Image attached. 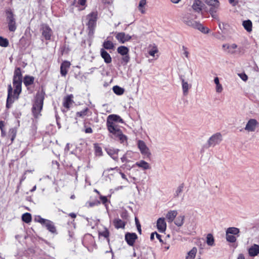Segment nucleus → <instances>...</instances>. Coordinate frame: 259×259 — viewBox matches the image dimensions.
Returning <instances> with one entry per match:
<instances>
[{"mask_svg": "<svg viewBox=\"0 0 259 259\" xmlns=\"http://www.w3.org/2000/svg\"><path fill=\"white\" fill-rule=\"evenodd\" d=\"M99 236H103L105 238L108 244H109L110 239L109 238V232L107 228H105L104 230L102 231H99Z\"/></svg>", "mask_w": 259, "mask_h": 259, "instance_id": "nucleus-32", "label": "nucleus"}, {"mask_svg": "<svg viewBox=\"0 0 259 259\" xmlns=\"http://www.w3.org/2000/svg\"><path fill=\"white\" fill-rule=\"evenodd\" d=\"M100 203L99 201H97V202H89V207H93L96 205H98Z\"/></svg>", "mask_w": 259, "mask_h": 259, "instance_id": "nucleus-57", "label": "nucleus"}, {"mask_svg": "<svg viewBox=\"0 0 259 259\" xmlns=\"http://www.w3.org/2000/svg\"><path fill=\"white\" fill-rule=\"evenodd\" d=\"M103 46L104 47L103 49L107 50H111L113 49L114 47V44L109 40L105 41L103 42Z\"/></svg>", "mask_w": 259, "mask_h": 259, "instance_id": "nucleus-35", "label": "nucleus"}, {"mask_svg": "<svg viewBox=\"0 0 259 259\" xmlns=\"http://www.w3.org/2000/svg\"><path fill=\"white\" fill-rule=\"evenodd\" d=\"M137 226V230H138V232L140 233V234H141V232H142V230H141V225L140 224H138Z\"/></svg>", "mask_w": 259, "mask_h": 259, "instance_id": "nucleus-62", "label": "nucleus"}, {"mask_svg": "<svg viewBox=\"0 0 259 259\" xmlns=\"http://www.w3.org/2000/svg\"><path fill=\"white\" fill-rule=\"evenodd\" d=\"M155 233H156V238L159 240V241L160 242L163 243V240L161 239V236L160 235H159V234H158L156 232H155Z\"/></svg>", "mask_w": 259, "mask_h": 259, "instance_id": "nucleus-58", "label": "nucleus"}, {"mask_svg": "<svg viewBox=\"0 0 259 259\" xmlns=\"http://www.w3.org/2000/svg\"><path fill=\"white\" fill-rule=\"evenodd\" d=\"M126 156L130 159L131 160V159L133 158L134 156V155H135V153L134 152H133L132 151H126V152L125 153Z\"/></svg>", "mask_w": 259, "mask_h": 259, "instance_id": "nucleus-46", "label": "nucleus"}, {"mask_svg": "<svg viewBox=\"0 0 259 259\" xmlns=\"http://www.w3.org/2000/svg\"><path fill=\"white\" fill-rule=\"evenodd\" d=\"M113 91L114 93L117 95H121L124 93V89L117 85L113 87Z\"/></svg>", "mask_w": 259, "mask_h": 259, "instance_id": "nucleus-38", "label": "nucleus"}, {"mask_svg": "<svg viewBox=\"0 0 259 259\" xmlns=\"http://www.w3.org/2000/svg\"><path fill=\"white\" fill-rule=\"evenodd\" d=\"M119 173L120 174L123 179L128 181V179H127L126 176L123 172H122L121 171H119Z\"/></svg>", "mask_w": 259, "mask_h": 259, "instance_id": "nucleus-59", "label": "nucleus"}, {"mask_svg": "<svg viewBox=\"0 0 259 259\" xmlns=\"http://www.w3.org/2000/svg\"><path fill=\"white\" fill-rule=\"evenodd\" d=\"M9 45V41L7 39L0 36V46L3 47H7Z\"/></svg>", "mask_w": 259, "mask_h": 259, "instance_id": "nucleus-43", "label": "nucleus"}, {"mask_svg": "<svg viewBox=\"0 0 259 259\" xmlns=\"http://www.w3.org/2000/svg\"><path fill=\"white\" fill-rule=\"evenodd\" d=\"M214 82L216 85L220 84L219 79L218 77L214 78Z\"/></svg>", "mask_w": 259, "mask_h": 259, "instance_id": "nucleus-60", "label": "nucleus"}, {"mask_svg": "<svg viewBox=\"0 0 259 259\" xmlns=\"http://www.w3.org/2000/svg\"><path fill=\"white\" fill-rule=\"evenodd\" d=\"M87 149V143L84 141H81L76 146V149L80 152H84Z\"/></svg>", "mask_w": 259, "mask_h": 259, "instance_id": "nucleus-26", "label": "nucleus"}, {"mask_svg": "<svg viewBox=\"0 0 259 259\" xmlns=\"http://www.w3.org/2000/svg\"><path fill=\"white\" fill-rule=\"evenodd\" d=\"M98 19V12L94 11L87 15L84 20L85 25L88 26L89 34L92 35L96 27Z\"/></svg>", "mask_w": 259, "mask_h": 259, "instance_id": "nucleus-4", "label": "nucleus"}, {"mask_svg": "<svg viewBox=\"0 0 259 259\" xmlns=\"http://www.w3.org/2000/svg\"><path fill=\"white\" fill-rule=\"evenodd\" d=\"M8 16L7 20L8 21L9 29L10 31H15L16 29L15 19L14 15L11 11L7 12Z\"/></svg>", "mask_w": 259, "mask_h": 259, "instance_id": "nucleus-10", "label": "nucleus"}, {"mask_svg": "<svg viewBox=\"0 0 259 259\" xmlns=\"http://www.w3.org/2000/svg\"><path fill=\"white\" fill-rule=\"evenodd\" d=\"M197 252V248L193 247L188 253L186 259H194Z\"/></svg>", "mask_w": 259, "mask_h": 259, "instance_id": "nucleus-33", "label": "nucleus"}, {"mask_svg": "<svg viewBox=\"0 0 259 259\" xmlns=\"http://www.w3.org/2000/svg\"><path fill=\"white\" fill-rule=\"evenodd\" d=\"M257 121L254 119H250L245 128V130H253L255 128V126L257 124Z\"/></svg>", "mask_w": 259, "mask_h": 259, "instance_id": "nucleus-27", "label": "nucleus"}, {"mask_svg": "<svg viewBox=\"0 0 259 259\" xmlns=\"http://www.w3.org/2000/svg\"><path fill=\"white\" fill-rule=\"evenodd\" d=\"M135 165L141 168L143 170H147L150 168V164L144 160H140L138 162H137L135 163Z\"/></svg>", "mask_w": 259, "mask_h": 259, "instance_id": "nucleus-25", "label": "nucleus"}, {"mask_svg": "<svg viewBox=\"0 0 259 259\" xmlns=\"http://www.w3.org/2000/svg\"><path fill=\"white\" fill-rule=\"evenodd\" d=\"M22 220L26 223H29L31 221V215L29 213H25L22 216Z\"/></svg>", "mask_w": 259, "mask_h": 259, "instance_id": "nucleus-37", "label": "nucleus"}, {"mask_svg": "<svg viewBox=\"0 0 259 259\" xmlns=\"http://www.w3.org/2000/svg\"><path fill=\"white\" fill-rule=\"evenodd\" d=\"M100 54L102 58L104 59V62L109 64L112 61V58L110 54L104 49H101Z\"/></svg>", "mask_w": 259, "mask_h": 259, "instance_id": "nucleus-22", "label": "nucleus"}, {"mask_svg": "<svg viewBox=\"0 0 259 259\" xmlns=\"http://www.w3.org/2000/svg\"><path fill=\"white\" fill-rule=\"evenodd\" d=\"M185 219V216L183 215H180L178 216L176 220L175 221V224L178 227L182 226L184 224V221Z\"/></svg>", "mask_w": 259, "mask_h": 259, "instance_id": "nucleus-30", "label": "nucleus"}, {"mask_svg": "<svg viewBox=\"0 0 259 259\" xmlns=\"http://www.w3.org/2000/svg\"><path fill=\"white\" fill-rule=\"evenodd\" d=\"M100 198L102 203L104 204H105L108 201L107 198L106 196H101Z\"/></svg>", "mask_w": 259, "mask_h": 259, "instance_id": "nucleus-55", "label": "nucleus"}, {"mask_svg": "<svg viewBox=\"0 0 259 259\" xmlns=\"http://www.w3.org/2000/svg\"><path fill=\"white\" fill-rule=\"evenodd\" d=\"M34 77L30 76H25L24 78L23 82L25 86L28 87L33 83Z\"/></svg>", "mask_w": 259, "mask_h": 259, "instance_id": "nucleus-31", "label": "nucleus"}, {"mask_svg": "<svg viewBox=\"0 0 259 259\" xmlns=\"http://www.w3.org/2000/svg\"><path fill=\"white\" fill-rule=\"evenodd\" d=\"M226 232L231 235H237L239 233V229L235 227H230L227 229Z\"/></svg>", "mask_w": 259, "mask_h": 259, "instance_id": "nucleus-36", "label": "nucleus"}, {"mask_svg": "<svg viewBox=\"0 0 259 259\" xmlns=\"http://www.w3.org/2000/svg\"><path fill=\"white\" fill-rule=\"evenodd\" d=\"M87 0H78L77 5L81 6H85Z\"/></svg>", "mask_w": 259, "mask_h": 259, "instance_id": "nucleus-54", "label": "nucleus"}, {"mask_svg": "<svg viewBox=\"0 0 259 259\" xmlns=\"http://www.w3.org/2000/svg\"><path fill=\"white\" fill-rule=\"evenodd\" d=\"M196 18L195 15L191 13H186L182 16V21L188 26L197 29L202 32L207 33L208 30L205 31V28L201 23L195 20Z\"/></svg>", "mask_w": 259, "mask_h": 259, "instance_id": "nucleus-2", "label": "nucleus"}, {"mask_svg": "<svg viewBox=\"0 0 259 259\" xmlns=\"http://www.w3.org/2000/svg\"><path fill=\"white\" fill-rule=\"evenodd\" d=\"M95 153V155L98 156H101L102 155V150L101 147L99 146L98 144H94Z\"/></svg>", "mask_w": 259, "mask_h": 259, "instance_id": "nucleus-39", "label": "nucleus"}, {"mask_svg": "<svg viewBox=\"0 0 259 259\" xmlns=\"http://www.w3.org/2000/svg\"><path fill=\"white\" fill-rule=\"evenodd\" d=\"M22 75L20 67H17L14 72L13 84L14 91L11 84L8 87V97L6 107L10 108L15 100H17L22 91Z\"/></svg>", "mask_w": 259, "mask_h": 259, "instance_id": "nucleus-1", "label": "nucleus"}, {"mask_svg": "<svg viewBox=\"0 0 259 259\" xmlns=\"http://www.w3.org/2000/svg\"><path fill=\"white\" fill-rule=\"evenodd\" d=\"M137 146L143 156L147 158L150 157L151 154L150 151L143 141L138 140L137 142Z\"/></svg>", "mask_w": 259, "mask_h": 259, "instance_id": "nucleus-7", "label": "nucleus"}, {"mask_svg": "<svg viewBox=\"0 0 259 259\" xmlns=\"http://www.w3.org/2000/svg\"><path fill=\"white\" fill-rule=\"evenodd\" d=\"M73 98V96L71 94L64 98L63 104L64 109L62 110L63 112H66L68 111L69 109L70 106L74 103L72 100Z\"/></svg>", "mask_w": 259, "mask_h": 259, "instance_id": "nucleus-13", "label": "nucleus"}, {"mask_svg": "<svg viewBox=\"0 0 259 259\" xmlns=\"http://www.w3.org/2000/svg\"><path fill=\"white\" fill-rule=\"evenodd\" d=\"M180 78L182 82L183 94L184 96H186L188 94L189 90L191 88L192 85L188 83V81H186L182 76H181Z\"/></svg>", "mask_w": 259, "mask_h": 259, "instance_id": "nucleus-15", "label": "nucleus"}, {"mask_svg": "<svg viewBox=\"0 0 259 259\" xmlns=\"http://www.w3.org/2000/svg\"><path fill=\"white\" fill-rule=\"evenodd\" d=\"M182 50L184 51V54L187 58H189V52L187 51V49L185 46L182 47Z\"/></svg>", "mask_w": 259, "mask_h": 259, "instance_id": "nucleus-53", "label": "nucleus"}, {"mask_svg": "<svg viewBox=\"0 0 259 259\" xmlns=\"http://www.w3.org/2000/svg\"><path fill=\"white\" fill-rule=\"evenodd\" d=\"M42 36L46 40H50L53 35V31L47 24H42L40 28Z\"/></svg>", "mask_w": 259, "mask_h": 259, "instance_id": "nucleus-11", "label": "nucleus"}, {"mask_svg": "<svg viewBox=\"0 0 259 259\" xmlns=\"http://www.w3.org/2000/svg\"><path fill=\"white\" fill-rule=\"evenodd\" d=\"M117 52L122 56L127 55L128 52V49L125 46H120L117 48Z\"/></svg>", "mask_w": 259, "mask_h": 259, "instance_id": "nucleus-34", "label": "nucleus"}, {"mask_svg": "<svg viewBox=\"0 0 259 259\" xmlns=\"http://www.w3.org/2000/svg\"><path fill=\"white\" fill-rule=\"evenodd\" d=\"M16 131H12V133H11L12 136H11V143H12L13 140H14V139L16 137Z\"/></svg>", "mask_w": 259, "mask_h": 259, "instance_id": "nucleus-56", "label": "nucleus"}, {"mask_svg": "<svg viewBox=\"0 0 259 259\" xmlns=\"http://www.w3.org/2000/svg\"><path fill=\"white\" fill-rule=\"evenodd\" d=\"M237 259H245V257L243 254L240 253L238 255Z\"/></svg>", "mask_w": 259, "mask_h": 259, "instance_id": "nucleus-63", "label": "nucleus"}, {"mask_svg": "<svg viewBox=\"0 0 259 259\" xmlns=\"http://www.w3.org/2000/svg\"><path fill=\"white\" fill-rule=\"evenodd\" d=\"M219 11V10H214V12H212L211 11V10H209V13H210V14L211 15V17L215 19H218V15L216 14V13H217V12Z\"/></svg>", "mask_w": 259, "mask_h": 259, "instance_id": "nucleus-47", "label": "nucleus"}, {"mask_svg": "<svg viewBox=\"0 0 259 259\" xmlns=\"http://www.w3.org/2000/svg\"><path fill=\"white\" fill-rule=\"evenodd\" d=\"M157 228L160 232H164L166 229V224L164 218H159L157 221Z\"/></svg>", "mask_w": 259, "mask_h": 259, "instance_id": "nucleus-20", "label": "nucleus"}, {"mask_svg": "<svg viewBox=\"0 0 259 259\" xmlns=\"http://www.w3.org/2000/svg\"><path fill=\"white\" fill-rule=\"evenodd\" d=\"M146 4V0H141L139 4V9L142 13H144V11L143 10V8Z\"/></svg>", "mask_w": 259, "mask_h": 259, "instance_id": "nucleus-45", "label": "nucleus"}, {"mask_svg": "<svg viewBox=\"0 0 259 259\" xmlns=\"http://www.w3.org/2000/svg\"><path fill=\"white\" fill-rule=\"evenodd\" d=\"M242 25L247 32L252 30V22L250 20H245L243 22Z\"/></svg>", "mask_w": 259, "mask_h": 259, "instance_id": "nucleus-28", "label": "nucleus"}, {"mask_svg": "<svg viewBox=\"0 0 259 259\" xmlns=\"http://www.w3.org/2000/svg\"><path fill=\"white\" fill-rule=\"evenodd\" d=\"M184 185L181 184L176 189L174 193L175 197H179L183 191Z\"/></svg>", "mask_w": 259, "mask_h": 259, "instance_id": "nucleus-42", "label": "nucleus"}, {"mask_svg": "<svg viewBox=\"0 0 259 259\" xmlns=\"http://www.w3.org/2000/svg\"><path fill=\"white\" fill-rule=\"evenodd\" d=\"M130 59V58L127 54V55L123 56L122 60L123 62H124V64H126L129 62Z\"/></svg>", "mask_w": 259, "mask_h": 259, "instance_id": "nucleus-49", "label": "nucleus"}, {"mask_svg": "<svg viewBox=\"0 0 259 259\" xmlns=\"http://www.w3.org/2000/svg\"><path fill=\"white\" fill-rule=\"evenodd\" d=\"M222 141V136L220 133H217L212 136H211L208 141L207 143L209 147L214 146L219 144Z\"/></svg>", "mask_w": 259, "mask_h": 259, "instance_id": "nucleus-9", "label": "nucleus"}, {"mask_svg": "<svg viewBox=\"0 0 259 259\" xmlns=\"http://www.w3.org/2000/svg\"><path fill=\"white\" fill-rule=\"evenodd\" d=\"M35 220L39 223L43 227H45L49 232L52 233H57V230L54 223L49 220L45 219L38 216Z\"/></svg>", "mask_w": 259, "mask_h": 259, "instance_id": "nucleus-6", "label": "nucleus"}, {"mask_svg": "<svg viewBox=\"0 0 259 259\" xmlns=\"http://www.w3.org/2000/svg\"><path fill=\"white\" fill-rule=\"evenodd\" d=\"M248 253L250 256H255L259 253V245L253 244L248 250Z\"/></svg>", "mask_w": 259, "mask_h": 259, "instance_id": "nucleus-23", "label": "nucleus"}, {"mask_svg": "<svg viewBox=\"0 0 259 259\" xmlns=\"http://www.w3.org/2000/svg\"><path fill=\"white\" fill-rule=\"evenodd\" d=\"M137 235H136V233H126L125 235V239L126 241L127 242V243L130 246L134 245L135 240L137 239Z\"/></svg>", "mask_w": 259, "mask_h": 259, "instance_id": "nucleus-16", "label": "nucleus"}, {"mask_svg": "<svg viewBox=\"0 0 259 259\" xmlns=\"http://www.w3.org/2000/svg\"><path fill=\"white\" fill-rule=\"evenodd\" d=\"M69 216L71 217L72 218H75L76 215L75 213L72 212L69 214Z\"/></svg>", "mask_w": 259, "mask_h": 259, "instance_id": "nucleus-64", "label": "nucleus"}, {"mask_svg": "<svg viewBox=\"0 0 259 259\" xmlns=\"http://www.w3.org/2000/svg\"><path fill=\"white\" fill-rule=\"evenodd\" d=\"M116 38L121 43H124L128 41L132 38V36L128 34H126L124 32H119L116 35Z\"/></svg>", "mask_w": 259, "mask_h": 259, "instance_id": "nucleus-17", "label": "nucleus"}, {"mask_svg": "<svg viewBox=\"0 0 259 259\" xmlns=\"http://www.w3.org/2000/svg\"><path fill=\"white\" fill-rule=\"evenodd\" d=\"M158 52V50L156 47L153 48L152 49L149 51V54L150 56L154 57L155 54Z\"/></svg>", "mask_w": 259, "mask_h": 259, "instance_id": "nucleus-48", "label": "nucleus"}, {"mask_svg": "<svg viewBox=\"0 0 259 259\" xmlns=\"http://www.w3.org/2000/svg\"><path fill=\"white\" fill-rule=\"evenodd\" d=\"M205 3L210 6L209 10L214 11V10H219L220 7V3L218 0H205Z\"/></svg>", "mask_w": 259, "mask_h": 259, "instance_id": "nucleus-19", "label": "nucleus"}, {"mask_svg": "<svg viewBox=\"0 0 259 259\" xmlns=\"http://www.w3.org/2000/svg\"><path fill=\"white\" fill-rule=\"evenodd\" d=\"M226 240L227 241L231 242V243H234L236 241V238L233 235H231V234L227 233L226 232Z\"/></svg>", "mask_w": 259, "mask_h": 259, "instance_id": "nucleus-41", "label": "nucleus"}, {"mask_svg": "<svg viewBox=\"0 0 259 259\" xmlns=\"http://www.w3.org/2000/svg\"><path fill=\"white\" fill-rule=\"evenodd\" d=\"M177 214L178 212L176 210H170L168 211L166 215V219L167 222L169 223L172 222Z\"/></svg>", "mask_w": 259, "mask_h": 259, "instance_id": "nucleus-24", "label": "nucleus"}, {"mask_svg": "<svg viewBox=\"0 0 259 259\" xmlns=\"http://www.w3.org/2000/svg\"><path fill=\"white\" fill-rule=\"evenodd\" d=\"M26 174H25V172L24 173L23 175L22 176L21 179H20V183H21L24 180H25L26 179Z\"/></svg>", "mask_w": 259, "mask_h": 259, "instance_id": "nucleus-61", "label": "nucleus"}, {"mask_svg": "<svg viewBox=\"0 0 259 259\" xmlns=\"http://www.w3.org/2000/svg\"><path fill=\"white\" fill-rule=\"evenodd\" d=\"M121 160L122 162H126L128 163L131 161V160H130L124 154L121 157Z\"/></svg>", "mask_w": 259, "mask_h": 259, "instance_id": "nucleus-51", "label": "nucleus"}, {"mask_svg": "<svg viewBox=\"0 0 259 259\" xmlns=\"http://www.w3.org/2000/svg\"><path fill=\"white\" fill-rule=\"evenodd\" d=\"M203 6L204 4L201 1L194 0L192 8L195 12L199 13L201 11Z\"/></svg>", "mask_w": 259, "mask_h": 259, "instance_id": "nucleus-21", "label": "nucleus"}, {"mask_svg": "<svg viewBox=\"0 0 259 259\" xmlns=\"http://www.w3.org/2000/svg\"><path fill=\"white\" fill-rule=\"evenodd\" d=\"M107 125L108 130H120V128H125L123 125L125 123L119 115L111 114L107 117Z\"/></svg>", "mask_w": 259, "mask_h": 259, "instance_id": "nucleus-3", "label": "nucleus"}, {"mask_svg": "<svg viewBox=\"0 0 259 259\" xmlns=\"http://www.w3.org/2000/svg\"><path fill=\"white\" fill-rule=\"evenodd\" d=\"M215 90L217 93H221L223 90L222 84L220 83L219 84L216 85Z\"/></svg>", "mask_w": 259, "mask_h": 259, "instance_id": "nucleus-50", "label": "nucleus"}, {"mask_svg": "<svg viewBox=\"0 0 259 259\" xmlns=\"http://www.w3.org/2000/svg\"><path fill=\"white\" fill-rule=\"evenodd\" d=\"M44 100V95L43 93H37L36 94L32 108V112L35 118H37L41 116L40 112L42 109Z\"/></svg>", "mask_w": 259, "mask_h": 259, "instance_id": "nucleus-5", "label": "nucleus"}, {"mask_svg": "<svg viewBox=\"0 0 259 259\" xmlns=\"http://www.w3.org/2000/svg\"><path fill=\"white\" fill-rule=\"evenodd\" d=\"M70 63L68 61L63 62L60 66V73L62 76H65L68 73L70 66Z\"/></svg>", "mask_w": 259, "mask_h": 259, "instance_id": "nucleus-18", "label": "nucleus"}, {"mask_svg": "<svg viewBox=\"0 0 259 259\" xmlns=\"http://www.w3.org/2000/svg\"><path fill=\"white\" fill-rule=\"evenodd\" d=\"M111 134L110 136L117 140H119L121 143H124L126 142V137L123 135L121 131H109Z\"/></svg>", "mask_w": 259, "mask_h": 259, "instance_id": "nucleus-12", "label": "nucleus"}, {"mask_svg": "<svg viewBox=\"0 0 259 259\" xmlns=\"http://www.w3.org/2000/svg\"><path fill=\"white\" fill-rule=\"evenodd\" d=\"M107 153L115 161H118V153L119 149L112 147H107L105 148Z\"/></svg>", "mask_w": 259, "mask_h": 259, "instance_id": "nucleus-14", "label": "nucleus"}, {"mask_svg": "<svg viewBox=\"0 0 259 259\" xmlns=\"http://www.w3.org/2000/svg\"><path fill=\"white\" fill-rule=\"evenodd\" d=\"M223 48L227 53L233 55L239 54L241 51V48L238 47L235 44H224L223 45Z\"/></svg>", "mask_w": 259, "mask_h": 259, "instance_id": "nucleus-8", "label": "nucleus"}, {"mask_svg": "<svg viewBox=\"0 0 259 259\" xmlns=\"http://www.w3.org/2000/svg\"><path fill=\"white\" fill-rule=\"evenodd\" d=\"M113 223L115 227L117 229L124 228L125 225L124 222L119 219L115 220Z\"/></svg>", "mask_w": 259, "mask_h": 259, "instance_id": "nucleus-29", "label": "nucleus"}, {"mask_svg": "<svg viewBox=\"0 0 259 259\" xmlns=\"http://www.w3.org/2000/svg\"><path fill=\"white\" fill-rule=\"evenodd\" d=\"M88 110V108H86L79 112H77L76 115L78 117H83L87 115Z\"/></svg>", "mask_w": 259, "mask_h": 259, "instance_id": "nucleus-44", "label": "nucleus"}, {"mask_svg": "<svg viewBox=\"0 0 259 259\" xmlns=\"http://www.w3.org/2000/svg\"><path fill=\"white\" fill-rule=\"evenodd\" d=\"M238 75L243 81H245L248 79L247 76L245 73H239Z\"/></svg>", "mask_w": 259, "mask_h": 259, "instance_id": "nucleus-52", "label": "nucleus"}, {"mask_svg": "<svg viewBox=\"0 0 259 259\" xmlns=\"http://www.w3.org/2000/svg\"><path fill=\"white\" fill-rule=\"evenodd\" d=\"M206 243L209 246L214 245V238L212 234H208L206 237Z\"/></svg>", "mask_w": 259, "mask_h": 259, "instance_id": "nucleus-40", "label": "nucleus"}]
</instances>
